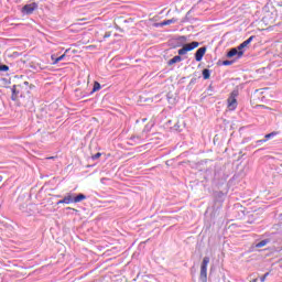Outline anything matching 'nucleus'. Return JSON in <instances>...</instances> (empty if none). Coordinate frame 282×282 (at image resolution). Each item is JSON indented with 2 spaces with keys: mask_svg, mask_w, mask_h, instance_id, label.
Listing matches in <instances>:
<instances>
[{
  "mask_svg": "<svg viewBox=\"0 0 282 282\" xmlns=\"http://www.w3.org/2000/svg\"><path fill=\"white\" fill-rule=\"evenodd\" d=\"M262 23H264V25H269V28H272V25L276 23V13L267 11L262 18Z\"/></svg>",
  "mask_w": 282,
  "mask_h": 282,
  "instance_id": "4",
  "label": "nucleus"
},
{
  "mask_svg": "<svg viewBox=\"0 0 282 282\" xmlns=\"http://www.w3.org/2000/svg\"><path fill=\"white\" fill-rule=\"evenodd\" d=\"M260 107L268 109V107H265V106H263V105H262V106H260Z\"/></svg>",
  "mask_w": 282,
  "mask_h": 282,
  "instance_id": "25",
  "label": "nucleus"
},
{
  "mask_svg": "<svg viewBox=\"0 0 282 282\" xmlns=\"http://www.w3.org/2000/svg\"><path fill=\"white\" fill-rule=\"evenodd\" d=\"M47 160H54V156L47 158Z\"/></svg>",
  "mask_w": 282,
  "mask_h": 282,
  "instance_id": "24",
  "label": "nucleus"
},
{
  "mask_svg": "<svg viewBox=\"0 0 282 282\" xmlns=\"http://www.w3.org/2000/svg\"><path fill=\"white\" fill-rule=\"evenodd\" d=\"M228 58H232V56H238V58H241V56H243V51L239 50V46L236 48H231L228 53H227Z\"/></svg>",
  "mask_w": 282,
  "mask_h": 282,
  "instance_id": "8",
  "label": "nucleus"
},
{
  "mask_svg": "<svg viewBox=\"0 0 282 282\" xmlns=\"http://www.w3.org/2000/svg\"><path fill=\"white\" fill-rule=\"evenodd\" d=\"M102 156V153L98 152L95 155L91 156V160H98L99 158Z\"/></svg>",
  "mask_w": 282,
  "mask_h": 282,
  "instance_id": "18",
  "label": "nucleus"
},
{
  "mask_svg": "<svg viewBox=\"0 0 282 282\" xmlns=\"http://www.w3.org/2000/svg\"><path fill=\"white\" fill-rule=\"evenodd\" d=\"M63 58H65V54L61 55L59 57H56L55 59H54V55H52L53 65H57V63H61Z\"/></svg>",
  "mask_w": 282,
  "mask_h": 282,
  "instance_id": "15",
  "label": "nucleus"
},
{
  "mask_svg": "<svg viewBox=\"0 0 282 282\" xmlns=\"http://www.w3.org/2000/svg\"><path fill=\"white\" fill-rule=\"evenodd\" d=\"M224 65H230V62L229 61H225Z\"/></svg>",
  "mask_w": 282,
  "mask_h": 282,
  "instance_id": "22",
  "label": "nucleus"
},
{
  "mask_svg": "<svg viewBox=\"0 0 282 282\" xmlns=\"http://www.w3.org/2000/svg\"><path fill=\"white\" fill-rule=\"evenodd\" d=\"M203 78L204 80H208L210 78V69L208 68L203 69Z\"/></svg>",
  "mask_w": 282,
  "mask_h": 282,
  "instance_id": "13",
  "label": "nucleus"
},
{
  "mask_svg": "<svg viewBox=\"0 0 282 282\" xmlns=\"http://www.w3.org/2000/svg\"><path fill=\"white\" fill-rule=\"evenodd\" d=\"M39 9V4L36 2H32L30 4H25L21 12L22 14H33L34 13V10H37Z\"/></svg>",
  "mask_w": 282,
  "mask_h": 282,
  "instance_id": "7",
  "label": "nucleus"
},
{
  "mask_svg": "<svg viewBox=\"0 0 282 282\" xmlns=\"http://www.w3.org/2000/svg\"><path fill=\"white\" fill-rule=\"evenodd\" d=\"M251 282H257V279H253Z\"/></svg>",
  "mask_w": 282,
  "mask_h": 282,
  "instance_id": "26",
  "label": "nucleus"
},
{
  "mask_svg": "<svg viewBox=\"0 0 282 282\" xmlns=\"http://www.w3.org/2000/svg\"><path fill=\"white\" fill-rule=\"evenodd\" d=\"M80 21H85V18H82V20Z\"/></svg>",
  "mask_w": 282,
  "mask_h": 282,
  "instance_id": "27",
  "label": "nucleus"
},
{
  "mask_svg": "<svg viewBox=\"0 0 282 282\" xmlns=\"http://www.w3.org/2000/svg\"><path fill=\"white\" fill-rule=\"evenodd\" d=\"M205 54H206V47L198 48L195 53V61L199 63L204 58Z\"/></svg>",
  "mask_w": 282,
  "mask_h": 282,
  "instance_id": "9",
  "label": "nucleus"
},
{
  "mask_svg": "<svg viewBox=\"0 0 282 282\" xmlns=\"http://www.w3.org/2000/svg\"><path fill=\"white\" fill-rule=\"evenodd\" d=\"M98 89H100V84L98 83V82H96L95 84H94V91H98Z\"/></svg>",
  "mask_w": 282,
  "mask_h": 282,
  "instance_id": "19",
  "label": "nucleus"
},
{
  "mask_svg": "<svg viewBox=\"0 0 282 282\" xmlns=\"http://www.w3.org/2000/svg\"><path fill=\"white\" fill-rule=\"evenodd\" d=\"M10 69V66L8 65H0V72H8Z\"/></svg>",
  "mask_w": 282,
  "mask_h": 282,
  "instance_id": "17",
  "label": "nucleus"
},
{
  "mask_svg": "<svg viewBox=\"0 0 282 282\" xmlns=\"http://www.w3.org/2000/svg\"><path fill=\"white\" fill-rule=\"evenodd\" d=\"M57 204H65V202H63V199L58 200Z\"/></svg>",
  "mask_w": 282,
  "mask_h": 282,
  "instance_id": "23",
  "label": "nucleus"
},
{
  "mask_svg": "<svg viewBox=\"0 0 282 282\" xmlns=\"http://www.w3.org/2000/svg\"><path fill=\"white\" fill-rule=\"evenodd\" d=\"M84 199H87V196L85 194H78L75 197L74 195L68 194L63 198V202H65V204H78L80 202H84Z\"/></svg>",
  "mask_w": 282,
  "mask_h": 282,
  "instance_id": "2",
  "label": "nucleus"
},
{
  "mask_svg": "<svg viewBox=\"0 0 282 282\" xmlns=\"http://www.w3.org/2000/svg\"><path fill=\"white\" fill-rule=\"evenodd\" d=\"M237 96H239V91L234 90L230 93L228 99H227V108L229 111H235L237 109Z\"/></svg>",
  "mask_w": 282,
  "mask_h": 282,
  "instance_id": "1",
  "label": "nucleus"
},
{
  "mask_svg": "<svg viewBox=\"0 0 282 282\" xmlns=\"http://www.w3.org/2000/svg\"><path fill=\"white\" fill-rule=\"evenodd\" d=\"M19 96L21 98H23V96H25V88H23V86H21V85H15L12 88L11 100H19Z\"/></svg>",
  "mask_w": 282,
  "mask_h": 282,
  "instance_id": "6",
  "label": "nucleus"
},
{
  "mask_svg": "<svg viewBox=\"0 0 282 282\" xmlns=\"http://www.w3.org/2000/svg\"><path fill=\"white\" fill-rule=\"evenodd\" d=\"M172 23H177V19L172 18L170 20H165L163 22L160 23L161 28H164V25H171Z\"/></svg>",
  "mask_w": 282,
  "mask_h": 282,
  "instance_id": "11",
  "label": "nucleus"
},
{
  "mask_svg": "<svg viewBox=\"0 0 282 282\" xmlns=\"http://www.w3.org/2000/svg\"><path fill=\"white\" fill-rule=\"evenodd\" d=\"M252 41H254V35H251L248 40H246L245 42H242V43L238 46V50H240V52H243V48H245V47H248V45L251 44Z\"/></svg>",
  "mask_w": 282,
  "mask_h": 282,
  "instance_id": "10",
  "label": "nucleus"
},
{
  "mask_svg": "<svg viewBox=\"0 0 282 282\" xmlns=\"http://www.w3.org/2000/svg\"><path fill=\"white\" fill-rule=\"evenodd\" d=\"M268 274H269V273H265L264 275H262V276L260 278V281H261V282H265V279H268Z\"/></svg>",
  "mask_w": 282,
  "mask_h": 282,
  "instance_id": "20",
  "label": "nucleus"
},
{
  "mask_svg": "<svg viewBox=\"0 0 282 282\" xmlns=\"http://www.w3.org/2000/svg\"><path fill=\"white\" fill-rule=\"evenodd\" d=\"M197 47H199V42H192L185 44L181 50H178V56H184L185 54H188V52H193V50Z\"/></svg>",
  "mask_w": 282,
  "mask_h": 282,
  "instance_id": "5",
  "label": "nucleus"
},
{
  "mask_svg": "<svg viewBox=\"0 0 282 282\" xmlns=\"http://www.w3.org/2000/svg\"><path fill=\"white\" fill-rule=\"evenodd\" d=\"M175 63H182V56H174L172 59H170L169 65H175Z\"/></svg>",
  "mask_w": 282,
  "mask_h": 282,
  "instance_id": "12",
  "label": "nucleus"
},
{
  "mask_svg": "<svg viewBox=\"0 0 282 282\" xmlns=\"http://www.w3.org/2000/svg\"><path fill=\"white\" fill-rule=\"evenodd\" d=\"M109 36H111V32L105 33L104 39H109Z\"/></svg>",
  "mask_w": 282,
  "mask_h": 282,
  "instance_id": "21",
  "label": "nucleus"
},
{
  "mask_svg": "<svg viewBox=\"0 0 282 282\" xmlns=\"http://www.w3.org/2000/svg\"><path fill=\"white\" fill-rule=\"evenodd\" d=\"M270 243V239H264V240H261L260 242H258L256 245V248H263L265 247V245Z\"/></svg>",
  "mask_w": 282,
  "mask_h": 282,
  "instance_id": "14",
  "label": "nucleus"
},
{
  "mask_svg": "<svg viewBox=\"0 0 282 282\" xmlns=\"http://www.w3.org/2000/svg\"><path fill=\"white\" fill-rule=\"evenodd\" d=\"M274 135H276V132H271L269 134H265V140H262L261 142H268V140H270V138H274Z\"/></svg>",
  "mask_w": 282,
  "mask_h": 282,
  "instance_id": "16",
  "label": "nucleus"
},
{
  "mask_svg": "<svg viewBox=\"0 0 282 282\" xmlns=\"http://www.w3.org/2000/svg\"><path fill=\"white\" fill-rule=\"evenodd\" d=\"M208 263H210V258L205 257L200 264V280L204 282L208 280Z\"/></svg>",
  "mask_w": 282,
  "mask_h": 282,
  "instance_id": "3",
  "label": "nucleus"
}]
</instances>
